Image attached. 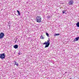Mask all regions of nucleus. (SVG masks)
Masks as SVG:
<instances>
[{
    "label": "nucleus",
    "mask_w": 79,
    "mask_h": 79,
    "mask_svg": "<svg viewBox=\"0 0 79 79\" xmlns=\"http://www.w3.org/2000/svg\"><path fill=\"white\" fill-rule=\"evenodd\" d=\"M65 12H66V11L65 10H64V11H62V13L63 14H64V13Z\"/></svg>",
    "instance_id": "nucleus-13"
},
{
    "label": "nucleus",
    "mask_w": 79,
    "mask_h": 79,
    "mask_svg": "<svg viewBox=\"0 0 79 79\" xmlns=\"http://www.w3.org/2000/svg\"><path fill=\"white\" fill-rule=\"evenodd\" d=\"M76 25L77 26V27H79V22H78L77 23Z\"/></svg>",
    "instance_id": "nucleus-10"
},
{
    "label": "nucleus",
    "mask_w": 79,
    "mask_h": 79,
    "mask_svg": "<svg viewBox=\"0 0 79 79\" xmlns=\"http://www.w3.org/2000/svg\"><path fill=\"white\" fill-rule=\"evenodd\" d=\"M40 39H44V37L42 36V35H41L40 37Z\"/></svg>",
    "instance_id": "nucleus-11"
},
{
    "label": "nucleus",
    "mask_w": 79,
    "mask_h": 79,
    "mask_svg": "<svg viewBox=\"0 0 79 79\" xmlns=\"http://www.w3.org/2000/svg\"><path fill=\"white\" fill-rule=\"evenodd\" d=\"M54 36H56V35H60V34L59 33L56 34L54 35Z\"/></svg>",
    "instance_id": "nucleus-9"
},
{
    "label": "nucleus",
    "mask_w": 79,
    "mask_h": 79,
    "mask_svg": "<svg viewBox=\"0 0 79 79\" xmlns=\"http://www.w3.org/2000/svg\"><path fill=\"white\" fill-rule=\"evenodd\" d=\"M17 13H19V10H17Z\"/></svg>",
    "instance_id": "nucleus-15"
},
{
    "label": "nucleus",
    "mask_w": 79,
    "mask_h": 79,
    "mask_svg": "<svg viewBox=\"0 0 79 79\" xmlns=\"http://www.w3.org/2000/svg\"><path fill=\"white\" fill-rule=\"evenodd\" d=\"M36 20L37 23H41V21H42V19H41V17L40 16H37L36 17Z\"/></svg>",
    "instance_id": "nucleus-2"
},
{
    "label": "nucleus",
    "mask_w": 79,
    "mask_h": 79,
    "mask_svg": "<svg viewBox=\"0 0 79 79\" xmlns=\"http://www.w3.org/2000/svg\"><path fill=\"white\" fill-rule=\"evenodd\" d=\"M18 54L19 55H20V53H18Z\"/></svg>",
    "instance_id": "nucleus-17"
},
{
    "label": "nucleus",
    "mask_w": 79,
    "mask_h": 79,
    "mask_svg": "<svg viewBox=\"0 0 79 79\" xmlns=\"http://www.w3.org/2000/svg\"><path fill=\"white\" fill-rule=\"evenodd\" d=\"M46 35L48 36V37H49V35L48 34V33H46Z\"/></svg>",
    "instance_id": "nucleus-12"
},
{
    "label": "nucleus",
    "mask_w": 79,
    "mask_h": 79,
    "mask_svg": "<svg viewBox=\"0 0 79 79\" xmlns=\"http://www.w3.org/2000/svg\"><path fill=\"white\" fill-rule=\"evenodd\" d=\"M48 18H50V16L48 15Z\"/></svg>",
    "instance_id": "nucleus-14"
},
{
    "label": "nucleus",
    "mask_w": 79,
    "mask_h": 79,
    "mask_svg": "<svg viewBox=\"0 0 79 79\" xmlns=\"http://www.w3.org/2000/svg\"><path fill=\"white\" fill-rule=\"evenodd\" d=\"M14 63H15V65H16V66H18L19 65L18 64V63L17 62H16V61H15Z\"/></svg>",
    "instance_id": "nucleus-8"
},
{
    "label": "nucleus",
    "mask_w": 79,
    "mask_h": 79,
    "mask_svg": "<svg viewBox=\"0 0 79 79\" xmlns=\"http://www.w3.org/2000/svg\"><path fill=\"white\" fill-rule=\"evenodd\" d=\"M14 48H15V49L18 48V45H14Z\"/></svg>",
    "instance_id": "nucleus-7"
},
{
    "label": "nucleus",
    "mask_w": 79,
    "mask_h": 79,
    "mask_svg": "<svg viewBox=\"0 0 79 79\" xmlns=\"http://www.w3.org/2000/svg\"><path fill=\"white\" fill-rule=\"evenodd\" d=\"M79 37H77L75 39H74V40H73L74 42H75V41H77L78 40H79Z\"/></svg>",
    "instance_id": "nucleus-6"
},
{
    "label": "nucleus",
    "mask_w": 79,
    "mask_h": 79,
    "mask_svg": "<svg viewBox=\"0 0 79 79\" xmlns=\"http://www.w3.org/2000/svg\"><path fill=\"white\" fill-rule=\"evenodd\" d=\"M73 3H74V2L73 0H70L69 2V5H73Z\"/></svg>",
    "instance_id": "nucleus-5"
},
{
    "label": "nucleus",
    "mask_w": 79,
    "mask_h": 79,
    "mask_svg": "<svg viewBox=\"0 0 79 79\" xmlns=\"http://www.w3.org/2000/svg\"><path fill=\"white\" fill-rule=\"evenodd\" d=\"M6 56L5 55V53L0 54V58H1V59H5Z\"/></svg>",
    "instance_id": "nucleus-3"
},
{
    "label": "nucleus",
    "mask_w": 79,
    "mask_h": 79,
    "mask_svg": "<svg viewBox=\"0 0 79 79\" xmlns=\"http://www.w3.org/2000/svg\"><path fill=\"white\" fill-rule=\"evenodd\" d=\"M18 15H20V13H19H19H18Z\"/></svg>",
    "instance_id": "nucleus-16"
},
{
    "label": "nucleus",
    "mask_w": 79,
    "mask_h": 79,
    "mask_svg": "<svg viewBox=\"0 0 79 79\" xmlns=\"http://www.w3.org/2000/svg\"><path fill=\"white\" fill-rule=\"evenodd\" d=\"M4 35H5L3 33H1L0 34V39H3L4 37Z\"/></svg>",
    "instance_id": "nucleus-4"
},
{
    "label": "nucleus",
    "mask_w": 79,
    "mask_h": 79,
    "mask_svg": "<svg viewBox=\"0 0 79 79\" xmlns=\"http://www.w3.org/2000/svg\"><path fill=\"white\" fill-rule=\"evenodd\" d=\"M43 45H46L44 48H47V47H48L49 45H50V40H48L47 41H45Z\"/></svg>",
    "instance_id": "nucleus-1"
}]
</instances>
